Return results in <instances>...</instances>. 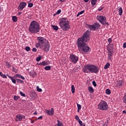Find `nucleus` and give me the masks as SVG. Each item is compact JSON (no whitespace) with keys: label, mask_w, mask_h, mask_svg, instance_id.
Returning a JSON list of instances; mask_svg holds the SVG:
<instances>
[{"label":"nucleus","mask_w":126,"mask_h":126,"mask_svg":"<svg viewBox=\"0 0 126 126\" xmlns=\"http://www.w3.org/2000/svg\"><path fill=\"white\" fill-rule=\"evenodd\" d=\"M33 75H32V77H35V75H37V73L36 72H33Z\"/></svg>","instance_id":"44"},{"label":"nucleus","mask_w":126,"mask_h":126,"mask_svg":"<svg viewBox=\"0 0 126 126\" xmlns=\"http://www.w3.org/2000/svg\"><path fill=\"white\" fill-rule=\"evenodd\" d=\"M25 50L26 51H27V52H30V51L31 50V48H30V47L29 46H27L25 48Z\"/></svg>","instance_id":"33"},{"label":"nucleus","mask_w":126,"mask_h":126,"mask_svg":"<svg viewBox=\"0 0 126 126\" xmlns=\"http://www.w3.org/2000/svg\"><path fill=\"white\" fill-rule=\"evenodd\" d=\"M52 26L53 29H54V30H55V31H58V30H59V27L58 26H54V25H52Z\"/></svg>","instance_id":"26"},{"label":"nucleus","mask_w":126,"mask_h":126,"mask_svg":"<svg viewBox=\"0 0 126 126\" xmlns=\"http://www.w3.org/2000/svg\"><path fill=\"white\" fill-rule=\"evenodd\" d=\"M88 90L90 93H94V89H93V88L92 87H91V86L89 87Z\"/></svg>","instance_id":"18"},{"label":"nucleus","mask_w":126,"mask_h":126,"mask_svg":"<svg viewBox=\"0 0 126 126\" xmlns=\"http://www.w3.org/2000/svg\"><path fill=\"white\" fill-rule=\"evenodd\" d=\"M50 43H49V41H47V42H46L45 44L42 45L40 47V49H42L43 50L44 52H45V53H47V52H49L50 50Z\"/></svg>","instance_id":"8"},{"label":"nucleus","mask_w":126,"mask_h":126,"mask_svg":"<svg viewBox=\"0 0 126 126\" xmlns=\"http://www.w3.org/2000/svg\"><path fill=\"white\" fill-rule=\"evenodd\" d=\"M105 24H106V25H107V26H109V23L106 22H105Z\"/></svg>","instance_id":"55"},{"label":"nucleus","mask_w":126,"mask_h":126,"mask_svg":"<svg viewBox=\"0 0 126 126\" xmlns=\"http://www.w3.org/2000/svg\"><path fill=\"white\" fill-rule=\"evenodd\" d=\"M1 77H2V78H7V77H6V75H5V74L2 75Z\"/></svg>","instance_id":"47"},{"label":"nucleus","mask_w":126,"mask_h":126,"mask_svg":"<svg viewBox=\"0 0 126 126\" xmlns=\"http://www.w3.org/2000/svg\"><path fill=\"white\" fill-rule=\"evenodd\" d=\"M32 51V52H37V49H36V48H33Z\"/></svg>","instance_id":"49"},{"label":"nucleus","mask_w":126,"mask_h":126,"mask_svg":"<svg viewBox=\"0 0 126 126\" xmlns=\"http://www.w3.org/2000/svg\"><path fill=\"white\" fill-rule=\"evenodd\" d=\"M113 51H111V50L109 49L108 50V60H111L112 58H113Z\"/></svg>","instance_id":"14"},{"label":"nucleus","mask_w":126,"mask_h":126,"mask_svg":"<svg viewBox=\"0 0 126 126\" xmlns=\"http://www.w3.org/2000/svg\"><path fill=\"white\" fill-rule=\"evenodd\" d=\"M13 22H17V17L13 16L12 17Z\"/></svg>","instance_id":"22"},{"label":"nucleus","mask_w":126,"mask_h":126,"mask_svg":"<svg viewBox=\"0 0 126 126\" xmlns=\"http://www.w3.org/2000/svg\"><path fill=\"white\" fill-rule=\"evenodd\" d=\"M92 83L93 85H94V87H96V86H97V84H96V82L95 81H93Z\"/></svg>","instance_id":"41"},{"label":"nucleus","mask_w":126,"mask_h":126,"mask_svg":"<svg viewBox=\"0 0 126 126\" xmlns=\"http://www.w3.org/2000/svg\"><path fill=\"white\" fill-rule=\"evenodd\" d=\"M97 3V0H92L91 4L93 5H95Z\"/></svg>","instance_id":"24"},{"label":"nucleus","mask_w":126,"mask_h":126,"mask_svg":"<svg viewBox=\"0 0 126 126\" xmlns=\"http://www.w3.org/2000/svg\"><path fill=\"white\" fill-rule=\"evenodd\" d=\"M58 122V126H63V123L61 122V121L57 120Z\"/></svg>","instance_id":"29"},{"label":"nucleus","mask_w":126,"mask_h":126,"mask_svg":"<svg viewBox=\"0 0 126 126\" xmlns=\"http://www.w3.org/2000/svg\"><path fill=\"white\" fill-rule=\"evenodd\" d=\"M119 15H122L123 14V8L122 7H120L119 8Z\"/></svg>","instance_id":"27"},{"label":"nucleus","mask_w":126,"mask_h":126,"mask_svg":"<svg viewBox=\"0 0 126 126\" xmlns=\"http://www.w3.org/2000/svg\"><path fill=\"white\" fill-rule=\"evenodd\" d=\"M110 63H107L104 66V69H108L110 66Z\"/></svg>","instance_id":"21"},{"label":"nucleus","mask_w":126,"mask_h":126,"mask_svg":"<svg viewBox=\"0 0 126 126\" xmlns=\"http://www.w3.org/2000/svg\"><path fill=\"white\" fill-rule=\"evenodd\" d=\"M102 126H108V124H107V123L105 122V123L103 124Z\"/></svg>","instance_id":"51"},{"label":"nucleus","mask_w":126,"mask_h":126,"mask_svg":"<svg viewBox=\"0 0 126 126\" xmlns=\"http://www.w3.org/2000/svg\"><path fill=\"white\" fill-rule=\"evenodd\" d=\"M6 75H7V76H8V77L9 78V77H11V76H9V75H8V74H7Z\"/></svg>","instance_id":"59"},{"label":"nucleus","mask_w":126,"mask_h":126,"mask_svg":"<svg viewBox=\"0 0 126 126\" xmlns=\"http://www.w3.org/2000/svg\"><path fill=\"white\" fill-rule=\"evenodd\" d=\"M36 89H37V91H38V92H42V89H40V88H39V87H36Z\"/></svg>","instance_id":"39"},{"label":"nucleus","mask_w":126,"mask_h":126,"mask_svg":"<svg viewBox=\"0 0 126 126\" xmlns=\"http://www.w3.org/2000/svg\"><path fill=\"white\" fill-rule=\"evenodd\" d=\"M16 81L18 83H21V84H23V83H24V81L20 79H16Z\"/></svg>","instance_id":"19"},{"label":"nucleus","mask_w":126,"mask_h":126,"mask_svg":"<svg viewBox=\"0 0 126 126\" xmlns=\"http://www.w3.org/2000/svg\"><path fill=\"white\" fill-rule=\"evenodd\" d=\"M105 123H106V124L108 125V124H109V121L107 120V122Z\"/></svg>","instance_id":"64"},{"label":"nucleus","mask_w":126,"mask_h":126,"mask_svg":"<svg viewBox=\"0 0 126 126\" xmlns=\"http://www.w3.org/2000/svg\"><path fill=\"white\" fill-rule=\"evenodd\" d=\"M78 123L79 124V125H80V126H82V125H83V123H82V121H81V120H79Z\"/></svg>","instance_id":"46"},{"label":"nucleus","mask_w":126,"mask_h":126,"mask_svg":"<svg viewBox=\"0 0 126 126\" xmlns=\"http://www.w3.org/2000/svg\"><path fill=\"white\" fill-rule=\"evenodd\" d=\"M9 78H10L11 80H12V82L13 83H14V84L16 83V79L15 80V79H14V78H17L16 77H15V75L14 76L9 77Z\"/></svg>","instance_id":"17"},{"label":"nucleus","mask_w":126,"mask_h":126,"mask_svg":"<svg viewBox=\"0 0 126 126\" xmlns=\"http://www.w3.org/2000/svg\"><path fill=\"white\" fill-rule=\"evenodd\" d=\"M71 91L73 94L74 93V92H75V88L74 87V85L71 86Z\"/></svg>","instance_id":"28"},{"label":"nucleus","mask_w":126,"mask_h":126,"mask_svg":"<svg viewBox=\"0 0 126 126\" xmlns=\"http://www.w3.org/2000/svg\"><path fill=\"white\" fill-rule=\"evenodd\" d=\"M37 41H38V42L36 44V48H41V46H43V45H45L46 43H48V42L46 38L41 36L37 37Z\"/></svg>","instance_id":"6"},{"label":"nucleus","mask_w":126,"mask_h":126,"mask_svg":"<svg viewBox=\"0 0 126 126\" xmlns=\"http://www.w3.org/2000/svg\"><path fill=\"white\" fill-rule=\"evenodd\" d=\"M111 93V90L109 89H107L106 90V94H107V95H110Z\"/></svg>","instance_id":"25"},{"label":"nucleus","mask_w":126,"mask_h":126,"mask_svg":"<svg viewBox=\"0 0 126 126\" xmlns=\"http://www.w3.org/2000/svg\"><path fill=\"white\" fill-rule=\"evenodd\" d=\"M97 109L102 110V111H107L109 109L108 103L104 100L101 101L98 105Z\"/></svg>","instance_id":"5"},{"label":"nucleus","mask_w":126,"mask_h":126,"mask_svg":"<svg viewBox=\"0 0 126 126\" xmlns=\"http://www.w3.org/2000/svg\"><path fill=\"white\" fill-rule=\"evenodd\" d=\"M89 28L91 29V30H93V31H95V30H98L99 28H100V24L99 23H95L93 25H88Z\"/></svg>","instance_id":"7"},{"label":"nucleus","mask_w":126,"mask_h":126,"mask_svg":"<svg viewBox=\"0 0 126 126\" xmlns=\"http://www.w3.org/2000/svg\"><path fill=\"white\" fill-rule=\"evenodd\" d=\"M61 12H62V10L59 9L58 10L57 12L54 15V16H55V15H56V14H60L61 13Z\"/></svg>","instance_id":"36"},{"label":"nucleus","mask_w":126,"mask_h":126,"mask_svg":"<svg viewBox=\"0 0 126 126\" xmlns=\"http://www.w3.org/2000/svg\"><path fill=\"white\" fill-rule=\"evenodd\" d=\"M75 120H76L77 121H79L80 119H79V117H78V116L76 115L75 116Z\"/></svg>","instance_id":"42"},{"label":"nucleus","mask_w":126,"mask_h":126,"mask_svg":"<svg viewBox=\"0 0 126 126\" xmlns=\"http://www.w3.org/2000/svg\"><path fill=\"white\" fill-rule=\"evenodd\" d=\"M22 119H23V116L19 114L16 116V122H18V121H22Z\"/></svg>","instance_id":"13"},{"label":"nucleus","mask_w":126,"mask_h":126,"mask_svg":"<svg viewBox=\"0 0 126 126\" xmlns=\"http://www.w3.org/2000/svg\"><path fill=\"white\" fill-rule=\"evenodd\" d=\"M123 102L124 103H126V94H125L124 97H123Z\"/></svg>","instance_id":"38"},{"label":"nucleus","mask_w":126,"mask_h":126,"mask_svg":"<svg viewBox=\"0 0 126 126\" xmlns=\"http://www.w3.org/2000/svg\"><path fill=\"white\" fill-rule=\"evenodd\" d=\"M15 77L17 78H21V79H22L23 80H25V77H24L23 76L21 75V74H16L15 75Z\"/></svg>","instance_id":"15"},{"label":"nucleus","mask_w":126,"mask_h":126,"mask_svg":"<svg viewBox=\"0 0 126 126\" xmlns=\"http://www.w3.org/2000/svg\"><path fill=\"white\" fill-rule=\"evenodd\" d=\"M12 70L14 72H16V73L17 72V70H16V69L15 68H14V67H13Z\"/></svg>","instance_id":"43"},{"label":"nucleus","mask_w":126,"mask_h":126,"mask_svg":"<svg viewBox=\"0 0 126 126\" xmlns=\"http://www.w3.org/2000/svg\"><path fill=\"white\" fill-rule=\"evenodd\" d=\"M59 25L63 31H67L70 29L69 21L66 18H62L60 20Z\"/></svg>","instance_id":"4"},{"label":"nucleus","mask_w":126,"mask_h":126,"mask_svg":"<svg viewBox=\"0 0 126 126\" xmlns=\"http://www.w3.org/2000/svg\"><path fill=\"white\" fill-rule=\"evenodd\" d=\"M41 59H42V57L39 56V57L36 58V60L37 62H40L41 61Z\"/></svg>","instance_id":"35"},{"label":"nucleus","mask_w":126,"mask_h":126,"mask_svg":"<svg viewBox=\"0 0 126 126\" xmlns=\"http://www.w3.org/2000/svg\"><path fill=\"white\" fill-rule=\"evenodd\" d=\"M83 13H84V10L79 12L77 15V17H78V16H79V15H81V14H83Z\"/></svg>","instance_id":"34"},{"label":"nucleus","mask_w":126,"mask_h":126,"mask_svg":"<svg viewBox=\"0 0 126 126\" xmlns=\"http://www.w3.org/2000/svg\"><path fill=\"white\" fill-rule=\"evenodd\" d=\"M41 65L45 66V65H48V63L45 61H43L41 63Z\"/></svg>","instance_id":"32"},{"label":"nucleus","mask_w":126,"mask_h":126,"mask_svg":"<svg viewBox=\"0 0 126 126\" xmlns=\"http://www.w3.org/2000/svg\"><path fill=\"white\" fill-rule=\"evenodd\" d=\"M26 5H27V3H26V2H21L18 7V10H20V11H22V10L25 8Z\"/></svg>","instance_id":"11"},{"label":"nucleus","mask_w":126,"mask_h":126,"mask_svg":"<svg viewBox=\"0 0 126 126\" xmlns=\"http://www.w3.org/2000/svg\"><path fill=\"white\" fill-rule=\"evenodd\" d=\"M108 43H109V44H111V42H112V38H109L108 39Z\"/></svg>","instance_id":"48"},{"label":"nucleus","mask_w":126,"mask_h":126,"mask_svg":"<svg viewBox=\"0 0 126 126\" xmlns=\"http://www.w3.org/2000/svg\"><path fill=\"white\" fill-rule=\"evenodd\" d=\"M45 70H51V66H46L44 67Z\"/></svg>","instance_id":"31"},{"label":"nucleus","mask_w":126,"mask_h":126,"mask_svg":"<svg viewBox=\"0 0 126 126\" xmlns=\"http://www.w3.org/2000/svg\"><path fill=\"white\" fill-rule=\"evenodd\" d=\"M77 105L78 108L77 112L78 113H79V111H80V110H81V105L79 104L78 103H77Z\"/></svg>","instance_id":"23"},{"label":"nucleus","mask_w":126,"mask_h":126,"mask_svg":"<svg viewBox=\"0 0 126 126\" xmlns=\"http://www.w3.org/2000/svg\"><path fill=\"white\" fill-rule=\"evenodd\" d=\"M33 115H37V112H35L33 113Z\"/></svg>","instance_id":"63"},{"label":"nucleus","mask_w":126,"mask_h":126,"mask_svg":"<svg viewBox=\"0 0 126 126\" xmlns=\"http://www.w3.org/2000/svg\"><path fill=\"white\" fill-rule=\"evenodd\" d=\"M45 113L47 114L49 116H53L54 115V109L51 108V110H46Z\"/></svg>","instance_id":"12"},{"label":"nucleus","mask_w":126,"mask_h":126,"mask_svg":"<svg viewBox=\"0 0 126 126\" xmlns=\"http://www.w3.org/2000/svg\"><path fill=\"white\" fill-rule=\"evenodd\" d=\"M6 66H7V67L9 68L11 66V65H10V64H9V63H6Z\"/></svg>","instance_id":"45"},{"label":"nucleus","mask_w":126,"mask_h":126,"mask_svg":"<svg viewBox=\"0 0 126 126\" xmlns=\"http://www.w3.org/2000/svg\"><path fill=\"white\" fill-rule=\"evenodd\" d=\"M29 30L32 34H36L40 32V25L39 23H37L36 21H32L30 25Z\"/></svg>","instance_id":"3"},{"label":"nucleus","mask_w":126,"mask_h":126,"mask_svg":"<svg viewBox=\"0 0 126 126\" xmlns=\"http://www.w3.org/2000/svg\"><path fill=\"white\" fill-rule=\"evenodd\" d=\"M90 40V31H87L81 37L77 39L78 50L81 54H86L89 52L90 47L87 46L86 42Z\"/></svg>","instance_id":"1"},{"label":"nucleus","mask_w":126,"mask_h":126,"mask_svg":"<svg viewBox=\"0 0 126 126\" xmlns=\"http://www.w3.org/2000/svg\"><path fill=\"white\" fill-rule=\"evenodd\" d=\"M43 119V116H40L37 118V120H42Z\"/></svg>","instance_id":"52"},{"label":"nucleus","mask_w":126,"mask_h":126,"mask_svg":"<svg viewBox=\"0 0 126 126\" xmlns=\"http://www.w3.org/2000/svg\"><path fill=\"white\" fill-rule=\"evenodd\" d=\"M85 2H88L89 1V0H83Z\"/></svg>","instance_id":"56"},{"label":"nucleus","mask_w":126,"mask_h":126,"mask_svg":"<svg viewBox=\"0 0 126 126\" xmlns=\"http://www.w3.org/2000/svg\"><path fill=\"white\" fill-rule=\"evenodd\" d=\"M103 8H104V7H102L101 8H99L98 9V11H101V10H102Z\"/></svg>","instance_id":"50"},{"label":"nucleus","mask_w":126,"mask_h":126,"mask_svg":"<svg viewBox=\"0 0 126 126\" xmlns=\"http://www.w3.org/2000/svg\"><path fill=\"white\" fill-rule=\"evenodd\" d=\"M117 85L118 87H119V88H121V87H122V85H123V81H119L118 82Z\"/></svg>","instance_id":"20"},{"label":"nucleus","mask_w":126,"mask_h":126,"mask_svg":"<svg viewBox=\"0 0 126 126\" xmlns=\"http://www.w3.org/2000/svg\"><path fill=\"white\" fill-rule=\"evenodd\" d=\"M22 12H19V13H18V14H19V15H21V14H22Z\"/></svg>","instance_id":"61"},{"label":"nucleus","mask_w":126,"mask_h":126,"mask_svg":"<svg viewBox=\"0 0 126 126\" xmlns=\"http://www.w3.org/2000/svg\"><path fill=\"white\" fill-rule=\"evenodd\" d=\"M20 94L22 96V97H25L26 95L24 93H22V92L20 91Z\"/></svg>","instance_id":"40"},{"label":"nucleus","mask_w":126,"mask_h":126,"mask_svg":"<svg viewBox=\"0 0 126 126\" xmlns=\"http://www.w3.org/2000/svg\"><path fill=\"white\" fill-rule=\"evenodd\" d=\"M97 19L98 21L102 24V25H105L106 23V17L103 16H97Z\"/></svg>","instance_id":"9"},{"label":"nucleus","mask_w":126,"mask_h":126,"mask_svg":"<svg viewBox=\"0 0 126 126\" xmlns=\"http://www.w3.org/2000/svg\"><path fill=\"white\" fill-rule=\"evenodd\" d=\"M33 5H34V4H33V3H29V4H28V7H30V8H31V7H33Z\"/></svg>","instance_id":"37"},{"label":"nucleus","mask_w":126,"mask_h":126,"mask_svg":"<svg viewBox=\"0 0 126 126\" xmlns=\"http://www.w3.org/2000/svg\"><path fill=\"white\" fill-rule=\"evenodd\" d=\"M2 75H3L2 72H0V76H2Z\"/></svg>","instance_id":"57"},{"label":"nucleus","mask_w":126,"mask_h":126,"mask_svg":"<svg viewBox=\"0 0 126 126\" xmlns=\"http://www.w3.org/2000/svg\"><path fill=\"white\" fill-rule=\"evenodd\" d=\"M123 48H126V42L124 43V44H123Z\"/></svg>","instance_id":"53"},{"label":"nucleus","mask_w":126,"mask_h":126,"mask_svg":"<svg viewBox=\"0 0 126 126\" xmlns=\"http://www.w3.org/2000/svg\"><path fill=\"white\" fill-rule=\"evenodd\" d=\"M15 77L17 78H21V79H22L23 80H25V77H24L23 76L21 75V74H16L15 75Z\"/></svg>","instance_id":"16"},{"label":"nucleus","mask_w":126,"mask_h":126,"mask_svg":"<svg viewBox=\"0 0 126 126\" xmlns=\"http://www.w3.org/2000/svg\"><path fill=\"white\" fill-rule=\"evenodd\" d=\"M81 126H86L85 124L83 123V124L82 125H81Z\"/></svg>","instance_id":"60"},{"label":"nucleus","mask_w":126,"mask_h":126,"mask_svg":"<svg viewBox=\"0 0 126 126\" xmlns=\"http://www.w3.org/2000/svg\"><path fill=\"white\" fill-rule=\"evenodd\" d=\"M20 98V96L18 95H15L14 96V100H15V101H17V100H18V99H19Z\"/></svg>","instance_id":"30"},{"label":"nucleus","mask_w":126,"mask_h":126,"mask_svg":"<svg viewBox=\"0 0 126 126\" xmlns=\"http://www.w3.org/2000/svg\"><path fill=\"white\" fill-rule=\"evenodd\" d=\"M30 74H31V76H33V73L31 72V73H30Z\"/></svg>","instance_id":"62"},{"label":"nucleus","mask_w":126,"mask_h":126,"mask_svg":"<svg viewBox=\"0 0 126 126\" xmlns=\"http://www.w3.org/2000/svg\"><path fill=\"white\" fill-rule=\"evenodd\" d=\"M37 64L38 65H41V66H42V63H37Z\"/></svg>","instance_id":"54"},{"label":"nucleus","mask_w":126,"mask_h":126,"mask_svg":"<svg viewBox=\"0 0 126 126\" xmlns=\"http://www.w3.org/2000/svg\"><path fill=\"white\" fill-rule=\"evenodd\" d=\"M83 72L84 73H89V72H91V73H98L99 72V68L95 65L88 64L84 66Z\"/></svg>","instance_id":"2"},{"label":"nucleus","mask_w":126,"mask_h":126,"mask_svg":"<svg viewBox=\"0 0 126 126\" xmlns=\"http://www.w3.org/2000/svg\"><path fill=\"white\" fill-rule=\"evenodd\" d=\"M70 59L71 60V62L73 63H76L77 62H78V57L77 56H75L73 54H71L70 55Z\"/></svg>","instance_id":"10"},{"label":"nucleus","mask_w":126,"mask_h":126,"mask_svg":"<svg viewBox=\"0 0 126 126\" xmlns=\"http://www.w3.org/2000/svg\"><path fill=\"white\" fill-rule=\"evenodd\" d=\"M65 0H60V1H61V2H64Z\"/></svg>","instance_id":"58"}]
</instances>
